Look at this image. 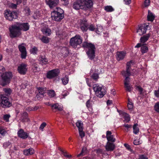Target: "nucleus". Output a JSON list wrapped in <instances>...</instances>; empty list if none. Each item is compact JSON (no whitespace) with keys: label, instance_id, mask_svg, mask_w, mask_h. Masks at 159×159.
<instances>
[{"label":"nucleus","instance_id":"nucleus-16","mask_svg":"<svg viewBox=\"0 0 159 159\" xmlns=\"http://www.w3.org/2000/svg\"><path fill=\"white\" fill-rule=\"evenodd\" d=\"M46 4L50 8L56 7L59 3V0H46Z\"/></svg>","mask_w":159,"mask_h":159},{"label":"nucleus","instance_id":"nucleus-44","mask_svg":"<svg viewBox=\"0 0 159 159\" xmlns=\"http://www.w3.org/2000/svg\"><path fill=\"white\" fill-rule=\"evenodd\" d=\"M103 31V28L102 26H97L96 32L98 34H99Z\"/></svg>","mask_w":159,"mask_h":159},{"label":"nucleus","instance_id":"nucleus-61","mask_svg":"<svg viewBox=\"0 0 159 159\" xmlns=\"http://www.w3.org/2000/svg\"><path fill=\"white\" fill-rule=\"evenodd\" d=\"M13 2L18 5L20 4L22 2V0H13Z\"/></svg>","mask_w":159,"mask_h":159},{"label":"nucleus","instance_id":"nucleus-11","mask_svg":"<svg viewBox=\"0 0 159 159\" xmlns=\"http://www.w3.org/2000/svg\"><path fill=\"white\" fill-rule=\"evenodd\" d=\"M25 46V44L22 43L19 45L18 46L19 50L21 52V57L22 59H25L27 56V52Z\"/></svg>","mask_w":159,"mask_h":159},{"label":"nucleus","instance_id":"nucleus-25","mask_svg":"<svg viewBox=\"0 0 159 159\" xmlns=\"http://www.w3.org/2000/svg\"><path fill=\"white\" fill-rule=\"evenodd\" d=\"M24 154L25 156H29L34 153V150L32 148H30L28 149L23 151Z\"/></svg>","mask_w":159,"mask_h":159},{"label":"nucleus","instance_id":"nucleus-35","mask_svg":"<svg viewBox=\"0 0 159 159\" xmlns=\"http://www.w3.org/2000/svg\"><path fill=\"white\" fill-rule=\"evenodd\" d=\"M138 124H135L133 126V133L137 134L139 132V129L137 127Z\"/></svg>","mask_w":159,"mask_h":159},{"label":"nucleus","instance_id":"nucleus-56","mask_svg":"<svg viewBox=\"0 0 159 159\" xmlns=\"http://www.w3.org/2000/svg\"><path fill=\"white\" fill-rule=\"evenodd\" d=\"M25 11L27 15H30V10L28 7H26L25 9Z\"/></svg>","mask_w":159,"mask_h":159},{"label":"nucleus","instance_id":"nucleus-36","mask_svg":"<svg viewBox=\"0 0 159 159\" xmlns=\"http://www.w3.org/2000/svg\"><path fill=\"white\" fill-rule=\"evenodd\" d=\"M76 125L78 128L79 130L83 129V124L81 121L79 120L76 123Z\"/></svg>","mask_w":159,"mask_h":159},{"label":"nucleus","instance_id":"nucleus-57","mask_svg":"<svg viewBox=\"0 0 159 159\" xmlns=\"http://www.w3.org/2000/svg\"><path fill=\"white\" fill-rule=\"evenodd\" d=\"M154 93L156 97L159 98V86L158 90H155Z\"/></svg>","mask_w":159,"mask_h":159},{"label":"nucleus","instance_id":"nucleus-14","mask_svg":"<svg viewBox=\"0 0 159 159\" xmlns=\"http://www.w3.org/2000/svg\"><path fill=\"white\" fill-rule=\"evenodd\" d=\"M16 23L20 31L22 30L24 31H26L29 30L30 28V25L28 23H21L17 22Z\"/></svg>","mask_w":159,"mask_h":159},{"label":"nucleus","instance_id":"nucleus-46","mask_svg":"<svg viewBox=\"0 0 159 159\" xmlns=\"http://www.w3.org/2000/svg\"><path fill=\"white\" fill-rule=\"evenodd\" d=\"M96 29V27L93 24H91L90 25H88V29L91 31H93Z\"/></svg>","mask_w":159,"mask_h":159},{"label":"nucleus","instance_id":"nucleus-38","mask_svg":"<svg viewBox=\"0 0 159 159\" xmlns=\"http://www.w3.org/2000/svg\"><path fill=\"white\" fill-rule=\"evenodd\" d=\"M128 108L129 110H131L133 107V104L131 100L128 99V103L127 104Z\"/></svg>","mask_w":159,"mask_h":159},{"label":"nucleus","instance_id":"nucleus-9","mask_svg":"<svg viewBox=\"0 0 159 159\" xmlns=\"http://www.w3.org/2000/svg\"><path fill=\"white\" fill-rule=\"evenodd\" d=\"M4 16L5 18L10 21L16 19L17 17V14L16 12L8 10L5 11Z\"/></svg>","mask_w":159,"mask_h":159},{"label":"nucleus","instance_id":"nucleus-60","mask_svg":"<svg viewBox=\"0 0 159 159\" xmlns=\"http://www.w3.org/2000/svg\"><path fill=\"white\" fill-rule=\"evenodd\" d=\"M10 116L8 115H5L4 116L3 118L4 120H6V121H8L9 120V118Z\"/></svg>","mask_w":159,"mask_h":159},{"label":"nucleus","instance_id":"nucleus-6","mask_svg":"<svg viewBox=\"0 0 159 159\" xmlns=\"http://www.w3.org/2000/svg\"><path fill=\"white\" fill-rule=\"evenodd\" d=\"M10 36L11 38L19 36L21 34L20 31L16 23L12 25L9 28Z\"/></svg>","mask_w":159,"mask_h":159},{"label":"nucleus","instance_id":"nucleus-17","mask_svg":"<svg viewBox=\"0 0 159 159\" xmlns=\"http://www.w3.org/2000/svg\"><path fill=\"white\" fill-rule=\"evenodd\" d=\"M106 150L107 151H112L115 148V144L110 142H107L105 146Z\"/></svg>","mask_w":159,"mask_h":159},{"label":"nucleus","instance_id":"nucleus-2","mask_svg":"<svg viewBox=\"0 0 159 159\" xmlns=\"http://www.w3.org/2000/svg\"><path fill=\"white\" fill-rule=\"evenodd\" d=\"M82 47L87 49L86 54L89 58L91 60H93L95 56L96 48L95 45L91 43L85 41L82 43Z\"/></svg>","mask_w":159,"mask_h":159},{"label":"nucleus","instance_id":"nucleus-34","mask_svg":"<svg viewBox=\"0 0 159 159\" xmlns=\"http://www.w3.org/2000/svg\"><path fill=\"white\" fill-rule=\"evenodd\" d=\"M3 90L5 93V95H6L7 96L10 95L12 92L11 89L9 88H4Z\"/></svg>","mask_w":159,"mask_h":159},{"label":"nucleus","instance_id":"nucleus-37","mask_svg":"<svg viewBox=\"0 0 159 159\" xmlns=\"http://www.w3.org/2000/svg\"><path fill=\"white\" fill-rule=\"evenodd\" d=\"M22 117V120L24 122H27L29 121V119L28 116V114L27 112H24L23 114Z\"/></svg>","mask_w":159,"mask_h":159},{"label":"nucleus","instance_id":"nucleus-33","mask_svg":"<svg viewBox=\"0 0 159 159\" xmlns=\"http://www.w3.org/2000/svg\"><path fill=\"white\" fill-rule=\"evenodd\" d=\"M61 80L63 84L64 85H66L68 83L69 81L68 76L67 75H66L64 77L61 78Z\"/></svg>","mask_w":159,"mask_h":159},{"label":"nucleus","instance_id":"nucleus-59","mask_svg":"<svg viewBox=\"0 0 159 159\" xmlns=\"http://www.w3.org/2000/svg\"><path fill=\"white\" fill-rule=\"evenodd\" d=\"M132 63V61H131L129 62H127L126 64V68L130 69L131 66V63Z\"/></svg>","mask_w":159,"mask_h":159},{"label":"nucleus","instance_id":"nucleus-20","mask_svg":"<svg viewBox=\"0 0 159 159\" xmlns=\"http://www.w3.org/2000/svg\"><path fill=\"white\" fill-rule=\"evenodd\" d=\"M50 106L52 107V110H55L56 111H61L63 110V107L61 105L56 103L54 104H51Z\"/></svg>","mask_w":159,"mask_h":159},{"label":"nucleus","instance_id":"nucleus-4","mask_svg":"<svg viewBox=\"0 0 159 159\" xmlns=\"http://www.w3.org/2000/svg\"><path fill=\"white\" fill-rule=\"evenodd\" d=\"M51 15L52 19L56 21H60L64 17L63 11L59 7H57Z\"/></svg>","mask_w":159,"mask_h":159},{"label":"nucleus","instance_id":"nucleus-22","mask_svg":"<svg viewBox=\"0 0 159 159\" xmlns=\"http://www.w3.org/2000/svg\"><path fill=\"white\" fill-rule=\"evenodd\" d=\"M126 54V53L124 52H117L116 53L117 60L120 61L124 59Z\"/></svg>","mask_w":159,"mask_h":159},{"label":"nucleus","instance_id":"nucleus-54","mask_svg":"<svg viewBox=\"0 0 159 159\" xmlns=\"http://www.w3.org/2000/svg\"><path fill=\"white\" fill-rule=\"evenodd\" d=\"M62 154L66 157L68 158H70L71 157V155L69 154L66 152H62Z\"/></svg>","mask_w":159,"mask_h":159},{"label":"nucleus","instance_id":"nucleus-18","mask_svg":"<svg viewBox=\"0 0 159 159\" xmlns=\"http://www.w3.org/2000/svg\"><path fill=\"white\" fill-rule=\"evenodd\" d=\"M17 135L19 137L23 139H26L28 137V134L24 131L22 129H20L18 131Z\"/></svg>","mask_w":159,"mask_h":159},{"label":"nucleus","instance_id":"nucleus-41","mask_svg":"<svg viewBox=\"0 0 159 159\" xmlns=\"http://www.w3.org/2000/svg\"><path fill=\"white\" fill-rule=\"evenodd\" d=\"M148 50L147 47L145 46H143L141 47V51L142 53H144L147 52Z\"/></svg>","mask_w":159,"mask_h":159},{"label":"nucleus","instance_id":"nucleus-10","mask_svg":"<svg viewBox=\"0 0 159 159\" xmlns=\"http://www.w3.org/2000/svg\"><path fill=\"white\" fill-rule=\"evenodd\" d=\"M151 28V26L149 25L148 23H145L139 27L137 32L139 35H141L145 33L147 30H150Z\"/></svg>","mask_w":159,"mask_h":159},{"label":"nucleus","instance_id":"nucleus-55","mask_svg":"<svg viewBox=\"0 0 159 159\" xmlns=\"http://www.w3.org/2000/svg\"><path fill=\"white\" fill-rule=\"evenodd\" d=\"M136 89L137 90H138L140 94H141L142 93L143 89L140 86H137L136 88Z\"/></svg>","mask_w":159,"mask_h":159},{"label":"nucleus","instance_id":"nucleus-45","mask_svg":"<svg viewBox=\"0 0 159 159\" xmlns=\"http://www.w3.org/2000/svg\"><path fill=\"white\" fill-rule=\"evenodd\" d=\"M154 109L156 112L159 113V102L155 103L154 106Z\"/></svg>","mask_w":159,"mask_h":159},{"label":"nucleus","instance_id":"nucleus-43","mask_svg":"<svg viewBox=\"0 0 159 159\" xmlns=\"http://www.w3.org/2000/svg\"><path fill=\"white\" fill-rule=\"evenodd\" d=\"M6 133L7 131L5 129L0 126V134L2 136H4Z\"/></svg>","mask_w":159,"mask_h":159},{"label":"nucleus","instance_id":"nucleus-58","mask_svg":"<svg viewBox=\"0 0 159 159\" xmlns=\"http://www.w3.org/2000/svg\"><path fill=\"white\" fill-rule=\"evenodd\" d=\"M61 1L65 5H67L69 3V0H61Z\"/></svg>","mask_w":159,"mask_h":159},{"label":"nucleus","instance_id":"nucleus-30","mask_svg":"<svg viewBox=\"0 0 159 159\" xmlns=\"http://www.w3.org/2000/svg\"><path fill=\"white\" fill-rule=\"evenodd\" d=\"M130 71V69L126 68V70L122 71V74L124 76L126 77H129V76H130L131 75Z\"/></svg>","mask_w":159,"mask_h":159},{"label":"nucleus","instance_id":"nucleus-64","mask_svg":"<svg viewBox=\"0 0 159 159\" xmlns=\"http://www.w3.org/2000/svg\"><path fill=\"white\" fill-rule=\"evenodd\" d=\"M139 159H148V158L144 156V155H142L139 156Z\"/></svg>","mask_w":159,"mask_h":159},{"label":"nucleus","instance_id":"nucleus-29","mask_svg":"<svg viewBox=\"0 0 159 159\" xmlns=\"http://www.w3.org/2000/svg\"><path fill=\"white\" fill-rule=\"evenodd\" d=\"M155 17V15L151 12L149 10H148L147 16L148 21H152L154 20Z\"/></svg>","mask_w":159,"mask_h":159},{"label":"nucleus","instance_id":"nucleus-24","mask_svg":"<svg viewBox=\"0 0 159 159\" xmlns=\"http://www.w3.org/2000/svg\"><path fill=\"white\" fill-rule=\"evenodd\" d=\"M129 78L128 77H126L124 80V84L125 87L126 89V90L130 92L131 90V88L129 85Z\"/></svg>","mask_w":159,"mask_h":159},{"label":"nucleus","instance_id":"nucleus-53","mask_svg":"<svg viewBox=\"0 0 159 159\" xmlns=\"http://www.w3.org/2000/svg\"><path fill=\"white\" fill-rule=\"evenodd\" d=\"M17 5L15 3H10L9 4V7L12 8L16 9L17 7Z\"/></svg>","mask_w":159,"mask_h":159},{"label":"nucleus","instance_id":"nucleus-52","mask_svg":"<svg viewBox=\"0 0 159 159\" xmlns=\"http://www.w3.org/2000/svg\"><path fill=\"white\" fill-rule=\"evenodd\" d=\"M79 135L81 137V138L82 139L85 136V134L84 132L83 131V129L79 130Z\"/></svg>","mask_w":159,"mask_h":159},{"label":"nucleus","instance_id":"nucleus-8","mask_svg":"<svg viewBox=\"0 0 159 159\" xmlns=\"http://www.w3.org/2000/svg\"><path fill=\"white\" fill-rule=\"evenodd\" d=\"M8 98L5 94L0 95V104L3 107H9L12 104L9 101Z\"/></svg>","mask_w":159,"mask_h":159},{"label":"nucleus","instance_id":"nucleus-40","mask_svg":"<svg viewBox=\"0 0 159 159\" xmlns=\"http://www.w3.org/2000/svg\"><path fill=\"white\" fill-rule=\"evenodd\" d=\"M104 9L107 12H112L114 11L113 8L110 6L105 7Z\"/></svg>","mask_w":159,"mask_h":159},{"label":"nucleus","instance_id":"nucleus-1","mask_svg":"<svg viewBox=\"0 0 159 159\" xmlns=\"http://www.w3.org/2000/svg\"><path fill=\"white\" fill-rule=\"evenodd\" d=\"M93 5L92 0H77L73 3L72 7L75 9L78 10L91 8Z\"/></svg>","mask_w":159,"mask_h":159},{"label":"nucleus","instance_id":"nucleus-23","mask_svg":"<svg viewBox=\"0 0 159 159\" xmlns=\"http://www.w3.org/2000/svg\"><path fill=\"white\" fill-rule=\"evenodd\" d=\"M38 90L39 93L37 95V98H38L39 96L41 98L43 97L44 94L45 93V89L39 87L38 88Z\"/></svg>","mask_w":159,"mask_h":159},{"label":"nucleus","instance_id":"nucleus-15","mask_svg":"<svg viewBox=\"0 0 159 159\" xmlns=\"http://www.w3.org/2000/svg\"><path fill=\"white\" fill-rule=\"evenodd\" d=\"M88 25L87 21L85 20H81L80 21V27L84 32L88 30Z\"/></svg>","mask_w":159,"mask_h":159},{"label":"nucleus","instance_id":"nucleus-42","mask_svg":"<svg viewBox=\"0 0 159 159\" xmlns=\"http://www.w3.org/2000/svg\"><path fill=\"white\" fill-rule=\"evenodd\" d=\"M38 51V48L35 47H34L30 50V52L31 53L33 54H37Z\"/></svg>","mask_w":159,"mask_h":159},{"label":"nucleus","instance_id":"nucleus-7","mask_svg":"<svg viewBox=\"0 0 159 159\" xmlns=\"http://www.w3.org/2000/svg\"><path fill=\"white\" fill-rule=\"evenodd\" d=\"M82 41V39L79 35H76L72 38L70 40V45L73 48H76L80 46Z\"/></svg>","mask_w":159,"mask_h":159},{"label":"nucleus","instance_id":"nucleus-12","mask_svg":"<svg viewBox=\"0 0 159 159\" xmlns=\"http://www.w3.org/2000/svg\"><path fill=\"white\" fill-rule=\"evenodd\" d=\"M60 73L58 69H54L49 71L47 74V77L49 79H52L58 75Z\"/></svg>","mask_w":159,"mask_h":159},{"label":"nucleus","instance_id":"nucleus-28","mask_svg":"<svg viewBox=\"0 0 159 159\" xmlns=\"http://www.w3.org/2000/svg\"><path fill=\"white\" fill-rule=\"evenodd\" d=\"M39 61L43 65L47 64L48 62V60L45 56H40L39 59Z\"/></svg>","mask_w":159,"mask_h":159},{"label":"nucleus","instance_id":"nucleus-21","mask_svg":"<svg viewBox=\"0 0 159 159\" xmlns=\"http://www.w3.org/2000/svg\"><path fill=\"white\" fill-rule=\"evenodd\" d=\"M120 115H121L124 119V122H128L130 120V117L129 115L126 113L121 111L119 113Z\"/></svg>","mask_w":159,"mask_h":159},{"label":"nucleus","instance_id":"nucleus-5","mask_svg":"<svg viewBox=\"0 0 159 159\" xmlns=\"http://www.w3.org/2000/svg\"><path fill=\"white\" fill-rule=\"evenodd\" d=\"M2 79L0 80V84L3 86L9 84L12 77L11 72H7L3 74L1 76Z\"/></svg>","mask_w":159,"mask_h":159},{"label":"nucleus","instance_id":"nucleus-32","mask_svg":"<svg viewBox=\"0 0 159 159\" xmlns=\"http://www.w3.org/2000/svg\"><path fill=\"white\" fill-rule=\"evenodd\" d=\"M87 153V149L85 147H83L82 148L81 152L79 154L77 155V157H79L81 156L84 155Z\"/></svg>","mask_w":159,"mask_h":159},{"label":"nucleus","instance_id":"nucleus-26","mask_svg":"<svg viewBox=\"0 0 159 159\" xmlns=\"http://www.w3.org/2000/svg\"><path fill=\"white\" fill-rule=\"evenodd\" d=\"M41 31L43 34L48 36H50L51 33V30L48 28L44 27L42 28Z\"/></svg>","mask_w":159,"mask_h":159},{"label":"nucleus","instance_id":"nucleus-27","mask_svg":"<svg viewBox=\"0 0 159 159\" xmlns=\"http://www.w3.org/2000/svg\"><path fill=\"white\" fill-rule=\"evenodd\" d=\"M151 34L150 33L147 34L141 37L140 39V41L142 43H144L148 40Z\"/></svg>","mask_w":159,"mask_h":159},{"label":"nucleus","instance_id":"nucleus-47","mask_svg":"<svg viewBox=\"0 0 159 159\" xmlns=\"http://www.w3.org/2000/svg\"><path fill=\"white\" fill-rule=\"evenodd\" d=\"M91 78L94 80H97L99 78L98 74L97 73H94L91 76Z\"/></svg>","mask_w":159,"mask_h":159},{"label":"nucleus","instance_id":"nucleus-49","mask_svg":"<svg viewBox=\"0 0 159 159\" xmlns=\"http://www.w3.org/2000/svg\"><path fill=\"white\" fill-rule=\"evenodd\" d=\"M86 106L89 109V110L90 109H91V106L92 104L91 103V102L89 100H88L86 102Z\"/></svg>","mask_w":159,"mask_h":159},{"label":"nucleus","instance_id":"nucleus-51","mask_svg":"<svg viewBox=\"0 0 159 159\" xmlns=\"http://www.w3.org/2000/svg\"><path fill=\"white\" fill-rule=\"evenodd\" d=\"M150 0H145L144 2V6L145 7H148L150 5Z\"/></svg>","mask_w":159,"mask_h":159},{"label":"nucleus","instance_id":"nucleus-13","mask_svg":"<svg viewBox=\"0 0 159 159\" xmlns=\"http://www.w3.org/2000/svg\"><path fill=\"white\" fill-rule=\"evenodd\" d=\"M17 70L18 72L21 75H25L27 70V65L24 63H22L18 66Z\"/></svg>","mask_w":159,"mask_h":159},{"label":"nucleus","instance_id":"nucleus-63","mask_svg":"<svg viewBox=\"0 0 159 159\" xmlns=\"http://www.w3.org/2000/svg\"><path fill=\"white\" fill-rule=\"evenodd\" d=\"M131 0H124L125 3L126 5H129L131 2Z\"/></svg>","mask_w":159,"mask_h":159},{"label":"nucleus","instance_id":"nucleus-62","mask_svg":"<svg viewBox=\"0 0 159 159\" xmlns=\"http://www.w3.org/2000/svg\"><path fill=\"white\" fill-rule=\"evenodd\" d=\"M133 143L135 145H138L140 144L139 141L138 139L134 140L133 142Z\"/></svg>","mask_w":159,"mask_h":159},{"label":"nucleus","instance_id":"nucleus-31","mask_svg":"<svg viewBox=\"0 0 159 159\" xmlns=\"http://www.w3.org/2000/svg\"><path fill=\"white\" fill-rule=\"evenodd\" d=\"M41 41L47 44L49 42L50 39L47 37L43 36L40 39Z\"/></svg>","mask_w":159,"mask_h":159},{"label":"nucleus","instance_id":"nucleus-39","mask_svg":"<svg viewBox=\"0 0 159 159\" xmlns=\"http://www.w3.org/2000/svg\"><path fill=\"white\" fill-rule=\"evenodd\" d=\"M48 94L50 98L53 97L56 95L55 91L53 90H48Z\"/></svg>","mask_w":159,"mask_h":159},{"label":"nucleus","instance_id":"nucleus-19","mask_svg":"<svg viewBox=\"0 0 159 159\" xmlns=\"http://www.w3.org/2000/svg\"><path fill=\"white\" fill-rule=\"evenodd\" d=\"M112 133L111 131H107L106 132V138L108 141L107 142H114L116 139L114 138L113 135H112Z\"/></svg>","mask_w":159,"mask_h":159},{"label":"nucleus","instance_id":"nucleus-50","mask_svg":"<svg viewBox=\"0 0 159 159\" xmlns=\"http://www.w3.org/2000/svg\"><path fill=\"white\" fill-rule=\"evenodd\" d=\"M123 126L125 127L126 128V131L127 132H128L129 131V129L132 128V125H128V124H125L123 125Z\"/></svg>","mask_w":159,"mask_h":159},{"label":"nucleus","instance_id":"nucleus-48","mask_svg":"<svg viewBox=\"0 0 159 159\" xmlns=\"http://www.w3.org/2000/svg\"><path fill=\"white\" fill-rule=\"evenodd\" d=\"M47 125L46 123L45 122H43L40 125L39 129L41 130V131H43V129Z\"/></svg>","mask_w":159,"mask_h":159},{"label":"nucleus","instance_id":"nucleus-3","mask_svg":"<svg viewBox=\"0 0 159 159\" xmlns=\"http://www.w3.org/2000/svg\"><path fill=\"white\" fill-rule=\"evenodd\" d=\"M93 89L96 95L98 97L102 98L106 93V88L102 84H94L93 85Z\"/></svg>","mask_w":159,"mask_h":159}]
</instances>
